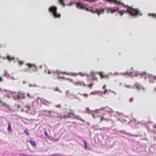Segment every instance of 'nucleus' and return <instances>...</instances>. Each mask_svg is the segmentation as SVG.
<instances>
[{
  "label": "nucleus",
  "instance_id": "f257e3e1",
  "mask_svg": "<svg viewBox=\"0 0 156 156\" xmlns=\"http://www.w3.org/2000/svg\"><path fill=\"white\" fill-rule=\"evenodd\" d=\"M124 7H127L128 9L125 11L121 10L118 12L120 16H122L124 13H128L132 16H136L137 15L142 16V13H140L138 9H134L132 6H129L128 5H125Z\"/></svg>",
  "mask_w": 156,
  "mask_h": 156
},
{
  "label": "nucleus",
  "instance_id": "f03ea898",
  "mask_svg": "<svg viewBox=\"0 0 156 156\" xmlns=\"http://www.w3.org/2000/svg\"><path fill=\"white\" fill-rule=\"evenodd\" d=\"M75 4L77 8L78 9H85L87 11H90V12L93 11V10H92L93 9V7H90L89 8H87L84 5L80 2H77Z\"/></svg>",
  "mask_w": 156,
  "mask_h": 156
},
{
  "label": "nucleus",
  "instance_id": "7ed1b4c3",
  "mask_svg": "<svg viewBox=\"0 0 156 156\" xmlns=\"http://www.w3.org/2000/svg\"><path fill=\"white\" fill-rule=\"evenodd\" d=\"M68 117L73 119H76L78 120L80 119L81 120V119L80 118V116L76 115L74 114V111L72 109L69 110V112L68 113Z\"/></svg>",
  "mask_w": 156,
  "mask_h": 156
},
{
  "label": "nucleus",
  "instance_id": "20e7f679",
  "mask_svg": "<svg viewBox=\"0 0 156 156\" xmlns=\"http://www.w3.org/2000/svg\"><path fill=\"white\" fill-rule=\"evenodd\" d=\"M104 9H101L100 10L96 9V11L93 10V11H92L91 12L93 13H97L98 15L99 16L100 14H102L104 12Z\"/></svg>",
  "mask_w": 156,
  "mask_h": 156
},
{
  "label": "nucleus",
  "instance_id": "39448f33",
  "mask_svg": "<svg viewBox=\"0 0 156 156\" xmlns=\"http://www.w3.org/2000/svg\"><path fill=\"white\" fill-rule=\"evenodd\" d=\"M26 66H28L29 67V69L31 68L32 67H33L34 69L33 70V71L34 72H37V67L35 65L31 64L30 63H27L26 64Z\"/></svg>",
  "mask_w": 156,
  "mask_h": 156
},
{
  "label": "nucleus",
  "instance_id": "423d86ee",
  "mask_svg": "<svg viewBox=\"0 0 156 156\" xmlns=\"http://www.w3.org/2000/svg\"><path fill=\"white\" fill-rule=\"evenodd\" d=\"M57 8L56 6H53L50 7L49 8V11L51 13L53 14L56 12H57Z\"/></svg>",
  "mask_w": 156,
  "mask_h": 156
},
{
  "label": "nucleus",
  "instance_id": "0eeeda50",
  "mask_svg": "<svg viewBox=\"0 0 156 156\" xmlns=\"http://www.w3.org/2000/svg\"><path fill=\"white\" fill-rule=\"evenodd\" d=\"M123 75H128L129 76H133L136 74V73L134 72H133L132 70H131V71H130L129 72H126L125 73H123Z\"/></svg>",
  "mask_w": 156,
  "mask_h": 156
},
{
  "label": "nucleus",
  "instance_id": "6e6552de",
  "mask_svg": "<svg viewBox=\"0 0 156 156\" xmlns=\"http://www.w3.org/2000/svg\"><path fill=\"white\" fill-rule=\"evenodd\" d=\"M74 84L75 85H78L80 86H86L87 85L84 83V82L81 81H77L76 82H73Z\"/></svg>",
  "mask_w": 156,
  "mask_h": 156
},
{
  "label": "nucleus",
  "instance_id": "1a4fd4ad",
  "mask_svg": "<svg viewBox=\"0 0 156 156\" xmlns=\"http://www.w3.org/2000/svg\"><path fill=\"white\" fill-rule=\"evenodd\" d=\"M107 13L111 12V13H114L117 11L119 10V8H117L116 9H113L112 8H108L107 9Z\"/></svg>",
  "mask_w": 156,
  "mask_h": 156
},
{
  "label": "nucleus",
  "instance_id": "9d476101",
  "mask_svg": "<svg viewBox=\"0 0 156 156\" xmlns=\"http://www.w3.org/2000/svg\"><path fill=\"white\" fill-rule=\"evenodd\" d=\"M53 16L55 18H60L61 17V15L60 13H58L57 12H56L53 14Z\"/></svg>",
  "mask_w": 156,
  "mask_h": 156
},
{
  "label": "nucleus",
  "instance_id": "9b49d317",
  "mask_svg": "<svg viewBox=\"0 0 156 156\" xmlns=\"http://www.w3.org/2000/svg\"><path fill=\"white\" fill-rule=\"evenodd\" d=\"M8 127L7 128V130L8 131L11 132L12 131V129L11 127V125L10 124V123L9 121H8Z\"/></svg>",
  "mask_w": 156,
  "mask_h": 156
},
{
  "label": "nucleus",
  "instance_id": "f8f14e48",
  "mask_svg": "<svg viewBox=\"0 0 156 156\" xmlns=\"http://www.w3.org/2000/svg\"><path fill=\"white\" fill-rule=\"evenodd\" d=\"M29 142L33 147H35L36 146V144L34 141L30 140Z\"/></svg>",
  "mask_w": 156,
  "mask_h": 156
},
{
  "label": "nucleus",
  "instance_id": "ddd939ff",
  "mask_svg": "<svg viewBox=\"0 0 156 156\" xmlns=\"http://www.w3.org/2000/svg\"><path fill=\"white\" fill-rule=\"evenodd\" d=\"M23 95L22 94H19L17 95V99L18 100H20L22 98H23Z\"/></svg>",
  "mask_w": 156,
  "mask_h": 156
},
{
  "label": "nucleus",
  "instance_id": "4468645a",
  "mask_svg": "<svg viewBox=\"0 0 156 156\" xmlns=\"http://www.w3.org/2000/svg\"><path fill=\"white\" fill-rule=\"evenodd\" d=\"M113 2L124 5L123 3L121 2L120 1H118V0H113Z\"/></svg>",
  "mask_w": 156,
  "mask_h": 156
},
{
  "label": "nucleus",
  "instance_id": "2eb2a0df",
  "mask_svg": "<svg viewBox=\"0 0 156 156\" xmlns=\"http://www.w3.org/2000/svg\"><path fill=\"white\" fill-rule=\"evenodd\" d=\"M62 72L59 70H56L55 71H53V74H57L58 75H59L61 74Z\"/></svg>",
  "mask_w": 156,
  "mask_h": 156
},
{
  "label": "nucleus",
  "instance_id": "dca6fc26",
  "mask_svg": "<svg viewBox=\"0 0 156 156\" xmlns=\"http://www.w3.org/2000/svg\"><path fill=\"white\" fill-rule=\"evenodd\" d=\"M98 73L100 75V76H101V78H106L108 77V76H105L102 74V73Z\"/></svg>",
  "mask_w": 156,
  "mask_h": 156
},
{
  "label": "nucleus",
  "instance_id": "f3484780",
  "mask_svg": "<svg viewBox=\"0 0 156 156\" xmlns=\"http://www.w3.org/2000/svg\"><path fill=\"white\" fill-rule=\"evenodd\" d=\"M108 119L106 118H105L104 117V116L102 115V116L101 118L100 119V122H101L105 120V121H108Z\"/></svg>",
  "mask_w": 156,
  "mask_h": 156
},
{
  "label": "nucleus",
  "instance_id": "a211bd4d",
  "mask_svg": "<svg viewBox=\"0 0 156 156\" xmlns=\"http://www.w3.org/2000/svg\"><path fill=\"white\" fill-rule=\"evenodd\" d=\"M7 58L9 61H12L14 60V58L13 57H10L9 55L7 56Z\"/></svg>",
  "mask_w": 156,
  "mask_h": 156
},
{
  "label": "nucleus",
  "instance_id": "6ab92c4d",
  "mask_svg": "<svg viewBox=\"0 0 156 156\" xmlns=\"http://www.w3.org/2000/svg\"><path fill=\"white\" fill-rule=\"evenodd\" d=\"M83 142L84 144V148L85 149H87L88 147V146L87 145V143L85 140H83Z\"/></svg>",
  "mask_w": 156,
  "mask_h": 156
},
{
  "label": "nucleus",
  "instance_id": "aec40b11",
  "mask_svg": "<svg viewBox=\"0 0 156 156\" xmlns=\"http://www.w3.org/2000/svg\"><path fill=\"white\" fill-rule=\"evenodd\" d=\"M69 75L72 76H76L78 75V74L76 73H69Z\"/></svg>",
  "mask_w": 156,
  "mask_h": 156
},
{
  "label": "nucleus",
  "instance_id": "412c9836",
  "mask_svg": "<svg viewBox=\"0 0 156 156\" xmlns=\"http://www.w3.org/2000/svg\"><path fill=\"white\" fill-rule=\"evenodd\" d=\"M149 16H151L153 17H154V18H156V14H148Z\"/></svg>",
  "mask_w": 156,
  "mask_h": 156
},
{
  "label": "nucleus",
  "instance_id": "4be33fe9",
  "mask_svg": "<svg viewBox=\"0 0 156 156\" xmlns=\"http://www.w3.org/2000/svg\"><path fill=\"white\" fill-rule=\"evenodd\" d=\"M94 85V83H92L88 85H87V86H88L91 89L92 88V87Z\"/></svg>",
  "mask_w": 156,
  "mask_h": 156
},
{
  "label": "nucleus",
  "instance_id": "5701e85b",
  "mask_svg": "<svg viewBox=\"0 0 156 156\" xmlns=\"http://www.w3.org/2000/svg\"><path fill=\"white\" fill-rule=\"evenodd\" d=\"M25 108H27L28 110H30V105H26L24 106Z\"/></svg>",
  "mask_w": 156,
  "mask_h": 156
},
{
  "label": "nucleus",
  "instance_id": "b1692460",
  "mask_svg": "<svg viewBox=\"0 0 156 156\" xmlns=\"http://www.w3.org/2000/svg\"><path fill=\"white\" fill-rule=\"evenodd\" d=\"M125 87H126V88H131L132 87H131V85H125Z\"/></svg>",
  "mask_w": 156,
  "mask_h": 156
},
{
  "label": "nucleus",
  "instance_id": "393cba45",
  "mask_svg": "<svg viewBox=\"0 0 156 156\" xmlns=\"http://www.w3.org/2000/svg\"><path fill=\"white\" fill-rule=\"evenodd\" d=\"M61 74H66L68 76H69V73H67L66 72H62Z\"/></svg>",
  "mask_w": 156,
  "mask_h": 156
},
{
  "label": "nucleus",
  "instance_id": "a878e982",
  "mask_svg": "<svg viewBox=\"0 0 156 156\" xmlns=\"http://www.w3.org/2000/svg\"><path fill=\"white\" fill-rule=\"evenodd\" d=\"M27 96L29 98L31 99L32 98V97L31 96L30 94H29V93H28L27 94Z\"/></svg>",
  "mask_w": 156,
  "mask_h": 156
},
{
  "label": "nucleus",
  "instance_id": "bb28decb",
  "mask_svg": "<svg viewBox=\"0 0 156 156\" xmlns=\"http://www.w3.org/2000/svg\"><path fill=\"white\" fill-rule=\"evenodd\" d=\"M8 75V72L6 71H4V76H6Z\"/></svg>",
  "mask_w": 156,
  "mask_h": 156
},
{
  "label": "nucleus",
  "instance_id": "cd10ccee",
  "mask_svg": "<svg viewBox=\"0 0 156 156\" xmlns=\"http://www.w3.org/2000/svg\"><path fill=\"white\" fill-rule=\"evenodd\" d=\"M0 103L4 105H5L6 103L5 102H3L0 99Z\"/></svg>",
  "mask_w": 156,
  "mask_h": 156
},
{
  "label": "nucleus",
  "instance_id": "c85d7f7f",
  "mask_svg": "<svg viewBox=\"0 0 156 156\" xmlns=\"http://www.w3.org/2000/svg\"><path fill=\"white\" fill-rule=\"evenodd\" d=\"M18 63H19V64L20 65H22L23 63V62L22 61H19V62H18Z\"/></svg>",
  "mask_w": 156,
  "mask_h": 156
},
{
  "label": "nucleus",
  "instance_id": "c756f323",
  "mask_svg": "<svg viewBox=\"0 0 156 156\" xmlns=\"http://www.w3.org/2000/svg\"><path fill=\"white\" fill-rule=\"evenodd\" d=\"M81 95L83 96H84L85 97H87L88 96V94H81Z\"/></svg>",
  "mask_w": 156,
  "mask_h": 156
},
{
  "label": "nucleus",
  "instance_id": "7c9ffc66",
  "mask_svg": "<svg viewBox=\"0 0 156 156\" xmlns=\"http://www.w3.org/2000/svg\"><path fill=\"white\" fill-rule=\"evenodd\" d=\"M78 75H80L81 76H83L84 75V74H83V73H78Z\"/></svg>",
  "mask_w": 156,
  "mask_h": 156
},
{
  "label": "nucleus",
  "instance_id": "2f4dec72",
  "mask_svg": "<svg viewBox=\"0 0 156 156\" xmlns=\"http://www.w3.org/2000/svg\"><path fill=\"white\" fill-rule=\"evenodd\" d=\"M96 92H92L90 93V95H94L95 94H96Z\"/></svg>",
  "mask_w": 156,
  "mask_h": 156
},
{
  "label": "nucleus",
  "instance_id": "473e14b6",
  "mask_svg": "<svg viewBox=\"0 0 156 156\" xmlns=\"http://www.w3.org/2000/svg\"><path fill=\"white\" fill-rule=\"evenodd\" d=\"M129 135L130 136H136V137H137V136H138V135H133V134H129Z\"/></svg>",
  "mask_w": 156,
  "mask_h": 156
},
{
  "label": "nucleus",
  "instance_id": "72a5a7b5",
  "mask_svg": "<svg viewBox=\"0 0 156 156\" xmlns=\"http://www.w3.org/2000/svg\"><path fill=\"white\" fill-rule=\"evenodd\" d=\"M68 115H64V116H63V117L64 118H65V119H66V118H69V117H68Z\"/></svg>",
  "mask_w": 156,
  "mask_h": 156
},
{
  "label": "nucleus",
  "instance_id": "f704fd0d",
  "mask_svg": "<svg viewBox=\"0 0 156 156\" xmlns=\"http://www.w3.org/2000/svg\"><path fill=\"white\" fill-rule=\"evenodd\" d=\"M53 71H48V74H51V73H52L53 74Z\"/></svg>",
  "mask_w": 156,
  "mask_h": 156
},
{
  "label": "nucleus",
  "instance_id": "c9c22d12",
  "mask_svg": "<svg viewBox=\"0 0 156 156\" xmlns=\"http://www.w3.org/2000/svg\"><path fill=\"white\" fill-rule=\"evenodd\" d=\"M133 98H131L129 100V102L131 103L133 101Z\"/></svg>",
  "mask_w": 156,
  "mask_h": 156
},
{
  "label": "nucleus",
  "instance_id": "e433bc0d",
  "mask_svg": "<svg viewBox=\"0 0 156 156\" xmlns=\"http://www.w3.org/2000/svg\"><path fill=\"white\" fill-rule=\"evenodd\" d=\"M134 87H136V88L138 90H139L140 88V87H139L137 85H135V86H134Z\"/></svg>",
  "mask_w": 156,
  "mask_h": 156
},
{
  "label": "nucleus",
  "instance_id": "4c0bfd02",
  "mask_svg": "<svg viewBox=\"0 0 156 156\" xmlns=\"http://www.w3.org/2000/svg\"><path fill=\"white\" fill-rule=\"evenodd\" d=\"M74 3H75L74 2H71V3H70L69 5L68 4V5H69V6H71V5H73Z\"/></svg>",
  "mask_w": 156,
  "mask_h": 156
},
{
  "label": "nucleus",
  "instance_id": "58836bf2",
  "mask_svg": "<svg viewBox=\"0 0 156 156\" xmlns=\"http://www.w3.org/2000/svg\"><path fill=\"white\" fill-rule=\"evenodd\" d=\"M29 86L30 87H37V86L35 84V85H31L30 84L29 85Z\"/></svg>",
  "mask_w": 156,
  "mask_h": 156
},
{
  "label": "nucleus",
  "instance_id": "ea45409f",
  "mask_svg": "<svg viewBox=\"0 0 156 156\" xmlns=\"http://www.w3.org/2000/svg\"><path fill=\"white\" fill-rule=\"evenodd\" d=\"M24 132H25V133H26V134H27V135L28 136H29V134H28V132H27V131H26V130H25V131H24Z\"/></svg>",
  "mask_w": 156,
  "mask_h": 156
},
{
  "label": "nucleus",
  "instance_id": "a19ab883",
  "mask_svg": "<svg viewBox=\"0 0 156 156\" xmlns=\"http://www.w3.org/2000/svg\"><path fill=\"white\" fill-rule=\"evenodd\" d=\"M3 80V78L2 77H0V82L2 81Z\"/></svg>",
  "mask_w": 156,
  "mask_h": 156
},
{
  "label": "nucleus",
  "instance_id": "79ce46f5",
  "mask_svg": "<svg viewBox=\"0 0 156 156\" xmlns=\"http://www.w3.org/2000/svg\"><path fill=\"white\" fill-rule=\"evenodd\" d=\"M56 107L58 108H60L61 107V105H58L56 106Z\"/></svg>",
  "mask_w": 156,
  "mask_h": 156
},
{
  "label": "nucleus",
  "instance_id": "37998d69",
  "mask_svg": "<svg viewBox=\"0 0 156 156\" xmlns=\"http://www.w3.org/2000/svg\"><path fill=\"white\" fill-rule=\"evenodd\" d=\"M107 90H105L103 92V94H105L106 92H107Z\"/></svg>",
  "mask_w": 156,
  "mask_h": 156
},
{
  "label": "nucleus",
  "instance_id": "c03bdc74",
  "mask_svg": "<svg viewBox=\"0 0 156 156\" xmlns=\"http://www.w3.org/2000/svg\"><path fill=\"white\" fill-rule=\"evenodd\" d=\"M108 108V107H106L105 108H101V109H105V108Z\"/></svg>",
  "mask_w": 156,
  "mask_h": 156
},
{
  "label": "nucleus",
  "instance_id": "a18cd8bd",
  "mask_svg": "<svg viewBox=\"0 0 156 156\" xmlns=\"http://www.w3.org/2000/svg\"><path fill=\"white\" fill-rule=\"evenodd\" d=\"M55 90H59V89L58 87H57L56 88H55Z\"/></svg>",
  "mask_w": 156,
  "mask_h": 156
},
{
  "label": "nucleus",
  "instance_id": "49530a36",
  "mask_svg": "<svg viewBox=\"0 0 156 156\" xmlns=\"http://www.w3.org/2000/svg\"><path fill=\"white\" fill-rule=\"evenodd\" d=\"M91 74H92V75H95V73H95V72H91Z\"/></svg>",
  "mask_w": 156,
  "mask_h": 156
},
{
  "label": "nucleus",
  "instance_id": "de8ad7c7",
  "mask_svg": "<svg viewBox=\"0 0 156 156\" xmlns=\"http://www.w3.org/2000/svg\"><path fill=\"white\" fill-rule=\"evenodd\" d=\"M106 86L105 85H104L103 87V89H105V88Z\"/></svg>",
  "mask_w": 156,
  "mask_h": 156
},
{
  "label": "nucleus",
  "instance_id": "09e8293b",
  "mask_svg": "<svg viewBox=\"0 0 156 156\" xmlns=\"http://www.w3.org/2000/svg\"><path fill=\"white\" fill-rule=\"evenodd\" d=\"M63 116H61L60 117V118L61 119H62L63 118Z\"/></svg>",
  "mask_w": 156,
  "mask_h": 156
},
{
  "label": "nucleus",
  "instance_id": "8fccbe9b",
  "mask_svg": "<svg viewBox=\"0 0 156 156\" xmlns=\"http://www.w3.org/2000/svg\"><path fill=\"white\" fill-rule=\"evenodd\" d=\"M61 78H62V77H61L59 76V77H58V79H61Z\"/></svg>",
  "mask_w": 156,
  "mask_h": 156
},
{
  "label": "nucleus",
  "instance_id": "3c124183",
  "mask_svg": "<svg viewBox=\"0 0 156 156\" xmlns=\"http://www.w3.org/2000/svg\"><path fill=\"white\" fill-rule=\"evenodd\" d=\"M58 140V139H56L54 141H57Z\"/></svg>",
  "mask_w": 156,
  "mask_h": 156
},
{
  "label": "nucleus",
  "instance_id": "603ef678",
  "mask_svg": "<svg viewBox=\"0 0 156 156\" xmlns=\"http://www.w3.org/2000/svg\"><path fill=\"white\" fill-rule=\"evenodd\" d=\"M92 116H93V117L94 118H95V116H94V115H92Z\"/></svg>",
  "mask_w": 156,
  "mask_h": 156
},
{
  "label": "nucleus",
  "instance_id": "864d4df0",
  "mask_svg": "<svg viewBox=\"0 0 156 156\" xmlns=\"http://www.w3.org/2000/svg\"><path fill=\"white\" fill-rule=\"evenodd\" d=\"M1 90H2V89L0 88V92L1 91Z\"/></svg>",
  "mask_w": 156,
  "mask_h": 156
},
{
  "label": "nucleus",
  "instance_id": "5fc2aeb1",
  "mask_svg": "<svg viewBox=\"0 0 156 156\" xmlns=\"http://www.w3.org/2000/svg\"><path fill=\"white\" fill-rule=\"evenodd\" d=\"M155 91H156V88L154 89Z\"/></svg>",
  "mask_w": 156,
  "mask_h": 156
},
{
  "label": "nucleus",
  "instance_id": "6e6d98bb",
  "mask_svg": "<svg viewBox=\"0 0 156 156\" xmlns=\"http://www.w3.org/2000/svg\"><path fill=\"white\" fill-rule=\"evenodd\" d=\"M132 88L133 89V88H134V87H132Z\"/></svg>",
  "mask_w": 156,
  "mask_h": 156
},
{
  "label": "nucleus",
  "instance_id": "4d7b16f0",
  "mask_svg": "<svg viewBox=\"0 0 156 156\" xmlns=\"http://www.w3.org/2000/svg\"><path fill=\"white\" fill-rule=\"evenodd\" d=\"M45 133V134L47 135V133L46 132Z\"/></svg>",
  "mask_w": 156,
  "mask_h": 156
},
{
  "label": "nucleus",
  "instance_id": "13d9d810",
  "mask_svg": "<svg viewBox=\"0 0 156 156\" xmlns=\"http://www.w3.org/2000/svg\"><path fill=\"white\" fill-rule=\"evenodd\" d=\"M40 68H41L42 66H40Z\"/></svg>",
  "mask_w": 156,
  "mask_h": 156
},
{
  "label": "nucleus",
  "instance_id": "bf43d9fd",
  "mask_svg": "<svg viewBox=\"0 0 156 156\" xmlns=\"http://www.w3.org/2000/svg\"><path fill=\"white\" fill-rule=\"evenodd\" d=\"M71 81H73V80H71Z\"/></svg>",
  "mask_w": 156,
  "mask_h": 156
}]
</instances>
